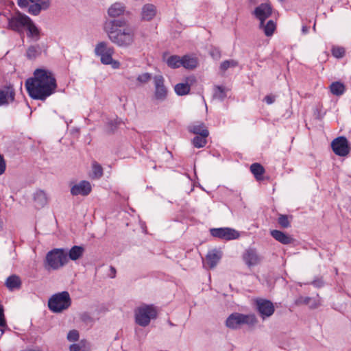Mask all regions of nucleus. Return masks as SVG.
I'll list each match as a JSON object with an SVG mask.
<instances>
[{
	"label": "nucleus",
	"mask_w": 351,
	"mask_h": 351,
	"mask_svg": "<svg viewBox=\"0 0 351 351\" xmlns=\"http://www.w3.org/2000/svg\"><path fill=\"white\" fill-rule=\"evenodd\" d=\"M25 87L32 98L43 101L55 92L57 84L51 71L38 69L34 72V77L26 80Z\"/></svg>",
	"instance_id": "f257e3e1"
},
{
	"label": "nucleus",
	"mask_w": 351,
	"mask_h": 351,
	"mask_svg": "<svg viewBox=\"0 0 351 351\" xmlns=\"http://www.w3.org/2000/svg\"><path fill=\"white\" fill-rule=\"evenodd\" d=\"M104 30L109 40L119 47H128L134 41V30L125 20L113 19L106 21Z\"/></svg>",
	"instance_id": "f03ea898"
},
{
	"label": "nucleus",
	"mask_w": 351,
	"mask_h": 351,
	"mask_svg": "<svg viewBox=\"0 0 351 351\" xmlns=\"http://www.w3.org/2000/svg\"><path fill=\"white\" fill-rule=\"evenodd\" d=\"M67 251L63 248H55L46 254L44 267L46 270H58L67 264Z\"/></svg>",
	"instance_id": "7ed1b4c3"
},
{
	"label": "nucleus",
	"mask_w": 351,
	"mask_h": 351,
	"mask_svg": "<svg viewBox=\"0 0 351 351\" xmlns=\"http://www.w3.org/2000/svg\"><path fill=\"white\" fill-rule=\"evenodd\" d=\"M95 53L100 57V61L103 64L111 65L114 69L120 68V62L112 58L114 53V47L109 46L106 42L102 41L97 43L95 48Z\"/></svg>",
	"instance_id": "20e7f679"
},
{
	"label": "nucleus",
	"mask_w": 351,
	"mask_h": 351,
	"mask_svg": "<svg viewBox=\"0 0 351 351\" xmlns=\"http://www.w3.org/2000/svg\"><path fill=\"white\" fill-rule=\"evenodd\" d=\"M135 322L141 326L145 327L150 323L151 319L157 316V311L152 304H143L134 311Z\"/></svg>",
	"instance_id": "39448f33"
},
{
	"label": "nucleus",
	"mask_w": 351,
	"mask_h": 351,
	"mask_svg": "<svg viewBox=\"0 0 351 351\" xmlns=\"http://www.w3.org/2000/svg\"><path fill=\"white\" fill-rule=\"evenodd\" d=\"M71 304V299L67 291L53 295L48 301L49 308L54 313H60Z\"/></svg>",
	"instance_id": "423d86ee"
},
{
	"label": "nucleus",
	"mask_w": 351,
	"mask_h": 351,
	"mask_svg": "<svg viewBox=\"0 0 351 351\" xmlns=\"http://www.w3.org/2000/svg\"><path fill=\"white\" fill-rule=\"evenodd\" d=\"M30 21L31 19L28 16L17 12L8 19V28L20 34H23L24 28Z\"/></svg>",
	"instance_id": "0eeeda50"
},
{
	"label": "nucleus",
	"mask_w": 351,
	"mask_h": 351,
	"mask_svg": "<svg viewBox=\"0 0 351 351\" xmlns=\"http://www.w3.org/2000/svg\"><path fill=\"white\" fill-rule=\"evenodd\" d=\"M254 304L256 311L263 320L271 317L275 312V306L269 300L256 298L254 300Z\"/></svg>",
	"instance_id": "6e6552de"
},
{
	"label": "nucleus",
	"mask_w": 351,
	"mask_h": 351,
	"mask_svg": "<svg viewBox=\"0 0 351 351\" xmlns=\"http://www.w3.org/2000/svg\"><path fill=\"white\" fill-rule=\"evenodd\" d=\"M154 85V97L159 101H165L168 95L167 88L165 85V78L161 75L153 77Z\"/></svg>",
	"instance_id": "1a4fd4ad"
},
{
	"label": "nucleus",
	"mask_w": 351,
	"mask_h": 351,
	"mask_svg": "<svg viewBox=\"0 0 351 351\" xmlns=\"http://www.w3.org/2000/svg\"><path fill=\"white\" fill-rule=\"evenodd\" d=\"M210 232L214 237L227 241L236 239L240 237L239 232L230 228H211Z\"/></svg>",
	"instance_id": "9d476101"
},
{
	"label": "nucleus",
	"mask_w": 351,
	"mask_h": 351,
	"mask_svg": "<svg viewBox=\"0 0 351 351\" xmlns=\"http://www.w3.org/2000/svg\"><path fill=\"white\" fill-rule=\"evenodd\" d=\"M331 147L334 153L339 156H347L350 151V147L345 136H339L331 143Z\"/></svg>",
	"instance_id": "9b49d317"
},
{
	"label": "nucleus",
	"mask_w": 351,
	"mask_h": 351,
	"mask_svg": "<svg viewBox=\"0 0 351 351\" xmlns=\"http://www.w3.org/2000/svg\"><path fill=\"white\" fill-rule=\"evenodd\" d=\"M15 90L12 85L0 88V107L8 106L15 99Z\"/></svg>",
	"instance_id": "f8f14e48"
},
{
	"label": "nucleus",
	"mask_w": 351,
	"mask_h": 351,
	"mask_svg": "<svg viewBox=\"0 0 351 351\" xmlns=\"http://www.w3.org/2000/svg\"><path fill=\"white\" fill-rule=\"evenodd\" d=\"M243 258L249 268L259 265L262 261L261 256L254 248H248L243 256Z\"/></svg>",
	"instance_id": "ddd939ff"
},
{
	"label": "nucleus",
	"mask_w": 351,
	"mask_h": 351,
	"mask_svg": "<svg viewBox=\"0 0 351 351\" xmlns=\"http://www.w3.org/2000/svg\"><path fill=\"white\" fill-rule=\"evenodd\" d=\"M92 191V187L89 182L86 180L80 181L74 184L71 189V193L74 195L87 196Z\"/></svg>",
	"instance_id": "4468645a"
},
{
	"label": "nucleus",
	"mask_w": 351,
	"mask_h": 351,
	"mask_svg": "<svg viewBox=\"0 0 351 351\" xmlns=\"http://www.w3.org/2000/svg\"><path fill=\"white\" fill-rule=\"evenodd\" d=\"M272 12L271 7L268 3H261L254 10V15L260 21L261 26L263 25L265 21L269 18Z\"/></svg>",
	"instance_id": "2eb2a0df"
},
{
	"label": "nucleus",
	"mask_w": 351,
	"mask_h": 351,
	"mask_svg": "<svg viewBox=\"0 0 351 351\" xmlns=\"http://www.w3.org/2000/svg\"><path fill=\"white\" fill-rule=\"evenodd\" d=\"M195 82V78L193 76L186 77L185 82L178 83L174 86L175 93L180 96L186 95L189 93L191 86Z\"/></svg>",
	"instance_id": "dca6fc26"
},
{
	"label": "nucleus",
	"mask_w": 351,
	"mask_h": 351,
	"mask_svg": "<svg viewBox=\"0 0 351 351\" xmlns=\"http://www.w3.org/2000/svg\"><path fill=\"white\" fill-rule=\"evenodd\" d=\"M270 235L283 245H289L295 242V239L291 236L278 230H270Z\"/></svg>",
	"instance_id": "f3484780"
},
{
	"label": "nucleus",
	"mask_w": 351,
	"mask_h": 351,
	"mask_svg": "<svg viewBox=\"0 0 351 351\" xmlns=\"http://www.w3.org/2000/svg\"><path fill=\"white\" fill-rule=\"evenodd\" d=\"M156 7L152 3L145 4L141 9V18L144 21H151L156 15Z\"/></svg>",
	"instance_id": "a211bd4d"
},
{
	"label": "nucleus",
	"mask_w": 351,
	"mask_h": 351,
	"mask_svg": "<svg viewBox=\"0 0 351 351\" xmlns=\"http://www.w3.org/2000/svg\"><path fill=\"white\" fill-rule=\"evenodd\" d=\"M25 29H27V36L34 41H38L41 36L40 29L36 25V24L31 19L30 22L27 23Z\"/></svg>",
	"instance_id": "6ab92c4d"
},
{
	"label": "nucleus",
	"mask_w": 351,
	"mask_h": 351,
	"mask_svg": "<svg viewBox=\"0 0 351 351\" xmlns=\"http://www.w3.org/2000/svg\"><path fill=\"white\" fill-rule=\"evenodd\" d=\"M188 130L189 132L193 133L195 135H209V131L206 127L205 124L202 122L197 121L191 123L188 126Z\"/></svg>",
	"instance_id": "aec40b11"
},
{
	"label": "nucleus",
	"mask_w": 351,
	"mask_h": 351,
	"mask_svg": "<svg viewBox=\"0 0 351 351\" xmlns=\"http://www.w3.org/2000/svg\"><path fill=\"white\" fill-rule=\"evenodd\" d=\"M5 285L9 291H13L21 289L22 282L19 276L12 274L6 278Z\"/></svg>",
	"instance_id": "412c9836"
},
{
	"label": "nucleus",
	"mask_w": 351,
	"mask_h": 351,
	"mask_svg": "<svg viewBox=\"0 0 351 351\" xmlns=\"http://www.w3.org/2000/svg\"><path fill=\"white\" fill-rule=\"evenodd\" d=\"M34 4L30 5L28 8L29 14L37 16L40 14L42 10H46L49 6V0H42L39 2H32Z\"/></svg>",
	"instance_id": "4be33fe9"
},
{
	"label": "nucleus",
	"mask_w": 351,
	"mask_h": 351,
	"mask_svg": "<svg viewBox=\"0 0 351 351\" xmlns=\"http://www.w3.org/2000/svg\"><path fill=\"white\" fill-rule=\"evenodd\" d=\"M125 6L123 3L116 2L112 4L108 10V14L111 18H117L124 14Z\"/></svg>",
	"instance_id": "5701e85b"
},
{
	"label": "nucleus",
	"mask_w": 351,
	"mask_h": 351,
	"mask_svg": "<svg viewBox=\"0 0 351 351\" xmlns=\"http://www.w3.org/2000/svg\"><path fill=\"white\" fill-rule=\"evenodd\" d=\"M226 326L231 329L239 328L241 326V314L232 313L226 321Z\"/></svg>",
	"instance_id": "b1692460"
},
{
	"label": "nucleus",
	"mask_w": 351,
	"mask_h": 351,
	"mask_svg": "<svg viewBox=\"0 0 351 351\" xmlns=\"http://www.w3.org/2000/svg\"><path fill=\"white\" fill-rule=\"evenodd\" d=\"M221 258L220 252L216 250L208 252L206 257V264L209 268H214Z\"/></svg>",
	"instance_id": "393cba45"
},
{
	"label": "nucleus",
	"mask_w": 351,
	"mask_h": 351,
	"mask_svg": "<svg viewBox=\"0 0 351 351\" xmlns=\"http://www.w3.org/2000/svg\"><path fill=\"white\" fill-rule=\"evenodd\" d=\"M84 250V247L82 246L74 245L67 252V258L72 261H76L82 256Z\"/></svg>",
	"instance_id": "a878e982"
},
{
	"label": "nucleus",
	"mask_w": 351,
	"mask_h": 351,
	"mask_svg": "<svg viewBox=\"0 0 351 351\" xmlns=\"http://www.w3.org/2000/svg\"><path fill=\"white\" fill-rule=\"evenodd\" d=\"M35 202V206L37 208H43L47 203V197L45 193L43 191H37L34 196Z\"/></svg>",
	"instance_id": "bb28decb"
},
{
	"label": "nucleus",
	"mask_w": 351,
	"mask_h": 351,
	"mask_svg": "<svg viewBox=\"0 0 351 351\" xmlns=\"http://www.w3.org/2000/svg\"><path fill=\"white\" fill-rule=\"evenodd\" d=\"M70 351H90V345L86 339H82L78 343H73L69 346Z\"/></svg>",
	"instance_id": "cd10ccee"
},
{
	"label": "nucleus",
	"mask_w": 351,
	"mask_h": 351,
	"mask_svg": "<svg viewBox=\"0 0 351 351\" xmlns=\"http://www.w3.org/2000/svg\"><path fill=\"white\" fill-rule=\"evenodd\" d=\"M228 89L223 86H215L214 88L213 98L220 101L227 97Z\"/></svg>",
	"instance_id": "c85d7f7f"
},
{
	"label": "nucleus",
	"mask_w": 351,
	"mask_h": 351,
	"mask_svg": "<svg viewBox=\"0 0 351 351\" xmlns=\"http://www.w3.org/2000/svg\"><path fill=\"white\" fill-rule=\"evenodd\" d=\"M330 92L337 96L343 95L346 90V87L343 84L339 82H332L330 86Z\"/></svg>",
	"instance_id": "c756f323"
},
{
	"label": "nucleus",
	"mask_w": 351,
	"mask_h": 351,
	"mask_svg": "<svg viewBox=\"0 0 351 351\" xmlns=\"http://www.w3.org/2000/svg\"><path fill=\"white\" fill-rule=\"evenodd\" d=\"M197 59L189 56H184L182 58V64L186 69H192L197 66Z\"/></svg>",
	"instance_id": "7c9ffc66"
},
{
	"label": "nucleus",
	"mask_w": 351,
	"mask_h": 351,
	"mask_svg": "<svg viewBox=\"0 0 351 351\" xmlns=\"http://www.w3.org/2000/svg\"><path fill=\"white\" fill-rule=\"evenodd\" d=\"M40 47L38 45L29 46L26 51V56L28 59H35L40 54Z\"/></svg>",
	"instance_id": "2f4dec72"
},
{
	"label": "nucleus",
	"mask_w": 351,
	"mask_h": 351,
	"mask_svg": "<svg viewBox=\"0 0 351 351\" xmlns=\"http://www.w3.org/2000/svg\"><path fill=\"white\" fill-rule=\"evenodd\" d=\"M208 135H196L192 140L193 146L196 148H202L206 146L207 143V137Z\"/></svg>",
	"instance_id": "473e14b6"
},
{
	"label": "nucleus",
	"mask_w": 351,
	"mask_h": 351,
	"mask_svg": "<svg viewBox=\"0 0 351 351\" xmlns=\"http://www.w3.org/2000/svg\"><path fill=\"white\" fill-rule=\"evenodd\" d=\"M260 27L263 29V32L267 36H270L276 29V24L272 20H269L265 25L263 23V26L260 25Z\"/></svg>",
	"instance_id": "72a5a7b5"
},
{
	"label": "nucleus",
	"mask_w": 351,
	"mask_h": 351,
	"mask_svg": "<svg viewBox=\"0 0 351 351\" xmlns=\"http://www.w3.org/2000/svg\"><path fill=\"white\" fill-rule=\"evenodd\" d=\"M167 64L171 68H179L182 64V58L178 56H171L167 58Z\"/></svg>",
	"instance_id": "f704fd0d"
},
{
	"label": "nucleus",
	"mask_w": 351,
	"mask_h": 351,
	"mask_svg": "<svg viewBox=\"0 0 351 351\" xmlns=\"http://www.w3.org/2000/svg\"><path fill=\"white\" fill-rule=\"evenodd\" d=\"M289 218L292 219V216L280 214L278 218V223L282 228H288L291 226Z\"/></svg>",
	"instance_id": "c9c22d12"
},
{
	"label": "nucleus",
	"mask_w": 351,
	"mask_h": 351,
	"mask_svg": "<svg viewBox=\"0 0 351 351\" xmlns=\"http://www.w3.org/2000/svg\"><path fill=\"white\" fill-rule=\"evenodd\" d=\"M258 324V319L254 314L243 315V324H247L250 327H254Z\"/></svg>",
	"instance_id": "e433bc0d"
},
{
	"label": "nucleus",
	"mask_w": 351,
	"mask_h": 351,
	"mask_svg": "<svg viewBox=\"0 0 351 351\" xmlns=\"http://www.w3.org/2000/svg\"><path fill=\"white\" fill-rule=\"evenodd\" d=\"M250 169L253 176H263L265 173L263 166L258 162L252 164Z\"/></svg>",
	"instance_id": "4c0bfd02"
},
{
	"label": "nucleus",
	"mask_w": 351,
	"mask_h": 351,
	"mask_svg": "<svg viewBox=\"0 0 351 351\" xmlns=\"http://www.w3.org/2000/svg\"><path fill=\"white\" fill-rule=\"evenodd\" d=\"M237 65L238 62L233 60H226L221 64L220 69L222 71H226L228 68L235 67Z\"/></svg>",
	"instance_id": "58836bf2"
},
{
	"label": "nucleus",
	"mask_w": 351,
	"mask_h": 351,
	"mask_svg": "<svg viewBox=\"0 0 351 351\" xmlns=\"http://www.w3.org/2000/svg\"><path fill=\"white\" fill-rule=\"evenodd\" d=\"M152 80V75L149 73H143L138 75L136 80L140 84H145Z\"/></svg>",
	"instance_id": "ea45409f"
},
{
	"label": "nucleus",
	"mask_w": 351,
	"mask_h": 351,
	"mask_svg": "<svg viewBox=\"0 0 351 351\" xmlns=\"http://www.w3.org/2000/svg\"><path fill=\"white\" fill-rule=\"evenodd\" d=\"M332 54L337 58H341L345 55V49L341 47H333L331 50Z\"/></svg>",
	"instance_id": "a19ab883"
},
{
	"label": "nucleus",
	"mask_w": 351,
	"mask_h": 351,
	"mask_svg": "<svg viewBox=\"0 0 351 351\" xmlns=\"http://www.w3.org/2000/svg\"><path fill=\"white\" fill-rule=\"evenodd\" d=\"M66 338L69 341H77L80 338L79 332L77 330H71L68 332Z\"/></svg>",
	"instance_id": "79ce46f5"
},
{
	"label": "nucleus",
	"mask_w": 351,
	"mask_h": 351,
	"mask_svg": "<svg viewBox=\"0 0 351 351\" xmlns=\"http://www.w3.org/2000/svg\"><path fill=\"white\" fill-rule=\"evenodd\" d=\"M92 170L93 176H102L103 174L102 167L97 162H93Z\"/></svg>",
	"instance_id": "37998d69"
},
{
	"label": "nucleus",
	"mask_w": 351,
	"mask_h": 351,
	"mask_svg": "<svg viewBox=\"0 0 351 351\" xmlns=\"http://www.w3.org/2000/svg\"><path fill=\"white\" fill-rule=\"evenodd\" d=\"M311 300V298L310 297L300 296L295 300V304L297 306L301 304H308Z\"/></svg>",
	"instance_id": "c03bdc74"
},
{
	"label": "nucleus",
	"mask_w": 351,
	"mask_h": 351,
	"mask_svg": "<svg viewBox=\"0 0 351 351\" xmlns=\"http://www.w3.org/2000/svg\"><path fill=\"white\" fill-rule=\"evenodd\" d=\"M0 326L5 327L6 322L4 317V311L3 306L0 304Z\"/></svg>",
	"instance_id": "a18cd8bd"
},
{
	"label": "nucleus",
	"mask_w": 351,
	"mask_h": 351,
	"mask_svg": "<svg viewBox=\"0 0 351 351\" xmlns=\"http://www.w3.org/2000/svg\"><path fill=\"white\" fill-rule=\"evenodd\" d=\"M210 54L215 59H219L221 57V52L217 48H213L210 51Z\"/></svg>",
	"instance_id": "49530a36"
},
{
	"label": "nucleus",
	"mask_w": 351,
	"mask_h": 351,
	"mask_svg": "<svg viewBox=\"0 0 351 351\" xmlns=\"http://www.w3.org/2000/svg\"><path fill=\"white\" fill-rule=\"evenodd\" d=\"M6 164L2 155L0 154V176L5 171Z\"/></svg>",
	"instance_id": "de8ad7c7"
},
{
	"label": "nucleus",
	"mask_w": 351,
	"mask_h": 351,
	"mask_svg": "<svg viewBox=\"0 0 351 351\" xmlns=\"http://www.w3.org/2000/svg\"><path fill=\"white\" fill-rule=\"evenodd\" d=\"M314 287L319 288L324 286V281L322 278L314 280L311 283Z\"/></svg>",
	"instance_id": "09e8293b"
},
{
	"label": "nucleus",
	"mask_w": 351,
	"mask_h": 351,
	"mask_svg": "<svg viewBox=\"0 0 351 351\" xmlns=\"http://www.w3.org/2000/svg\"><path fill=\"white\" fill-rule=\"evenodd\" d=\"M276 97L274 95H269L265 96L264 100L267 104H271L275 101Z\"/></svg>",
	"instance_id": "8fccbe9b"
},
{
	"label": "nucleus",
	"mask_w": 351,
	"mask_h": 351,
	"mask_svg": "<svg viewBox=\"0 0 351 351\" xmlns=\"http://www.w3.org/2000/svg\"><path fill=\"white\" fill-rule=\"evenodd\" d=\"M29 0H18V5L20 7V8H25L29 4V2H28Z\"/></svg>",
	"instance_id": "3c124183"
},
{
	"label": "nucleus",
	"mask_w": 351,
	"mask_h": 351,
	"mask_svg": "<svg viewBox=\"0 0 351 351\" xmlns=\"http://www.w3.org/2000/svg\"><path fill=\"white\" fill-rule=\"evenodd\" d=\"M110 273L109 274V276L111 278H115V276H116V269L114 267L110 266Z\"/></svg>",
	"instance_id": "603ef678"
},
{
	"label": "nucleus",
	"mask_w": 351,
	"mask_h": 351,
	"mask_svg": "<svg viewBox=\"0 0 351 351\" xmlns=\"http://www.w3.org/2000/svg\"><path fill=\"white\" fill-rule=\"evenodd\" d=\"M269 178L270 177H255L257 182H258L260 183L263 181H265V180H269Z\"/></svg>",
	"instance_id": "864d4df0"
},
{
	"label": "nucleus",
	"mask_w": 351,
	"mask_h": 351,
	"mask_svg": "<svg viewBox=\"0 0 351 351\" xmlns=\"http://www.w3.org/2000/svg\"><path fill=\"white\" fill-rule=\"evenodd\" d=\"M108 125L112 127L111 130H113V128H115L117 127V123L116 122H113L112 121H110L108 123Z\"/></svg>",
	"instance_id": "5fc2aeb1"
},
{
	"label": "nucleus",
	"mask_w": 351,
	"mask_h": 351,
	"mask_svg": "<svg viewBox=\"0 0 351 351\" xmlns=\"http://www.w3.org/2000/svg\"><path fill=\"white\" fill-rule=\"evenodd\" d=\"M307 31H308V28H307L306 26H303V27H302V32H303L304 33H306V32H307Z\"/></svg>",
	"instance_id": "6e6d98bb"
},
{
	"label": "nucleus",
	"mask_w": 351,
	"mask_h": 351,
	"mask_svg": "<svg viewBox=\"0 0 351 351\" xmlns=\"http://www.w3.org/2000/svg\"><path fill=\"white\" fill-rule=\"evenodd\" d=\"M2 228H3V221L0 219V231L2 230Z\"/></svg>",
	"instance_id": "4d7b16f0"
},
{
	"label": "nucleus",
	"mask_w": 351,
	"mask_h": 351,
	"mask_svg": "<svg viewBox=\"0 0 351 351\" xmlns=\"http://www.w3.org/2000/svg\"><path fill=\"white\" fill-rule=\"evenodd\" d=\"M1 330V335H3V333L4 332V330H2V329H1V330Z\"/></svg>",
	"instance_id": "13d9d810"
}]
</instances>
